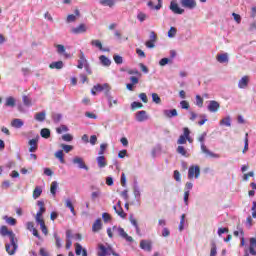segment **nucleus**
I'll return each instance as SVG.
<instances>
[{
	"label": "nucleus",
	"instance_id": "obj_63",
	"mask_svg": "<svg viewBox=\"0 0 256 256\" xmlns=\"http://www.w3.org/2000/svg\"><path fill=\"white\" fill-rule=\"evenodd\" d=\"M180 106H181V109H189V102H187V100H182L180 102Z\"/></svg>",
	"mask_w": 256,
	"mask_h": 256
},
{
	"label": "nucleus",
	"instance_id": "obj_28",
	"mask_svg": "<svg viewBox=\"0 0 256 256\" xmlns=\"http://www.w3.org/2000/svg\"><path fill=\"white\" fill-rule=\"evenodd\" d=\"M15 105H16V100L13 96H9L6 98L5 107H11L13 109V107H15Z\"/></svg>",
	"mask_w": 256,
	"mask_h": 256
},
{
	"label": "nucleus",
	"instance_id": "obj_27",
	"mask_svg": "<svg viewBox=\"0 0 256 256\" xmlns=\"http://www.w3.org/2000/svg\"><path fill=\"white\" fill-rule=\"evenodd\" d=\"M96 161L100 169H104V167H107V161H105V156H98L96 158Z\"/></svg>",
	"mask_w": 256,
	"mask_h": 256
},
{
	"label": "nucleus",
	"instance_id": "obj_40",
	"mask_svg": "<svg viewBox=\"0 0 256 256\" xmlns=\"http://www.w3.org/2000/svg\"><path fill=\"white\" fill-rule=\"evenodd\" d=\"M4 221H6V223L8 225H11L12 227H14V225H17V219L13 217L4 216Z\"/></svg>",
	"mask_w": 256,
	"mask_h": 256
},
{
	"label": "nucleus",
	"instance_id": "obj_23",
	"mask_svg": "<svg viewBox=\"0 0 256 256\" xmlns=\"http://www.w3.org/2000/svg\"><path fill=\"white\" fill-rule=\"evenodd\" d=\"M99 61L103 67H111V59H109L107 56L101 55L99 57Z\"/></svg>",
	"mask_w": 256,
	"mask_h": 256
},
{
	"label": "nucleus",
	"instance_id": "obj_41",
	"mask_svg": "<svg viewBox=\"0 0 256 256\" xmlns=\"http://www.w3.org/2000/svg\"><path fill=\"white\" fill-rule=\"evenodd\" d=\"M41 193H43V189L37 186L33 191V199H39V197H41Z\"/></svg>",
	"mask_w": 256,
	"mask_h": 256
},
{
	"label": "nucleus",
	"instance_id": "obj_37",
	"mask_svg": "<svg viewBox=\"0 0 256 256\" xmlns=\"http://www.w3.org/2000/svg\"><path fill=\"white\" fill-rule=\"evenodd\" d=\"M53 237L55 239L57 249H61V247H63V244L61 243V237H59V234H57V232L53 233Z\"/></svg>",
	"mask_w": 256,
	"mask_h": 256
},
{
	"label": "nucleus",
	"instance_id": "obj_56",
	"mask_svg": "<svg viewBox=\"0 0 256 256\" xmlns=\"http://www.w3.org/2000/svg\"><path fill=\"white\" fill-rule=\"evenodd\" d=\"M75 21H77V16H75V14H69L67 16V19H66L67 23H75Z\"/></svg>",
	"mask_w": 256,
	"mask_h": 256
},
{
	"label": "nucleus",
	"instance_id": "obj_36",
	"mask_svg": "<svg viewBox=\"0 0 256 256\" xmlns=\"http://www.w3.org/2000/svg\"><path fill=\"white\" fill-rule=\"evenodd\" d=\"M61 119H63V114L55 112L52 113L53 123H61Z\"/></svg>",
	"mask_w": 256,
	"mask_h": 256
},
{
	"label": "nucleus",
	"instance_id": "obj_33",
	"mask_svg": "<svg viewBox=\"0 0 256 256\" xmlns=\"http://www.w3.org/2000/svg\"><path fill=\"white\" fill-rule=\"evenodd\" d=\"M47 211L45 207H40L39 211L36 213L35 221L43 220V214Z\"/></svg>",
	"mask_w": 256,
	"mask_h": 256
},
{
	"label": "nucleus",
	"instance_id": "obj_60",
	"mask_svg": "<svg viewBox=\"0 0 256 256\" xmlns=\"http://www.w3.org/2000/svg\"><path fill=\"white\" fill-rule=\"evenodd\" d=\"M169 61H171L169 58H162L159 61V66L165 67V65H169Z\"/></svg>",
	"mask_w": 256,
	"mask_h": 256
},
{
	"label": "nucleus",
	"instance_id": "obj_31",
	"mask_svg": "<svg viewBox=\"0 0 256 256\" xmlns=\"http://www.w3.org/2000/svg\"><path fill=\"white\" fill-rule=\"evenodd\" d=\"M37 225H40V229L44 235H47L49 233V230L47 229V226L45 225V220H39L36 221Z\"/></svg>",
	"mask_w": 256,
	"mask_h": 256
},
{
	"label": "nucleus",
	"instance_id": "obj_29",
	"mask_svg": "<svg viewBox=\"0 0 256 256\" xmlns=\"http://www.w3.org/2000/svg\"><path fill=\"white\" fill-rule=\"evenodd\" d=\"M11 125L15 128V129H21V127H23L24 122L23 120L19 119V118H15L12 120Z\"/></svg>",
	"mask_w": 256,
	"mask_h": 256
},
{
	"label": "nucleus",
	"instance_id": "obj_50",
	"mask_svg": "<svg viewBox=\"0 0 256 256\" xmlns=\"http://www.w3.org/2000/svg\"><path fill=\"white\" fill-rule=\"evenodd\" d=\"M91 45L97 47V49H99L100 51L101 49H103V44L101 43V40H92Z\"/></svg>",
	"mask_w": 256,
	"mask_h": 256
},
{
	"label": "nucleus",
	"instance_id": "obj_55",
	"mask_svg": "<svg viewBox=\"0 0 256 256\" xmlns=\"http://www.w3.org/2000/svg\"><path fill=\"white\" fill-rule=\"evenodd\" d=\"M115 213H117V215H119V217H121L122 219H125V217H127V214L125 213V211H123V207H119L118 210L115 211Z\"/></svg>",
	"mask_w": 256,
	"mask_h": 256
},
{
	"label": "nucleus",
	"instance_id": "obj_57",
	"mask_svg": "<svg viewBox=\"0 0 256 256\" xmlns=\"http://www.w3.org/2000/svg\"><path fill=\"white\" fill-rule=\"evenodd\" d=\"M75 247H76V249H75L76 255H78V256L81 255V253H83V246H81V244H79V243H76Z\"/></svg>",
	"mask_w": 256,
	"mask_h": 256
},
{
	"label": "nucleus",
	"instance_id": "obj_32",
	"mask_svg": "<svg viewBox=\"0 0 256 256\" xmlns=\"http://www.w3.org/2000/svg\"><path fill=\"white\" fill-rule=\"evenodd\" d=\"M186 219H187V215L182 214L181 217H180V224L178 226V231H180V233L182 231H184V229H185V221H186Z\"/></svg>",
	"mask_w": 256,
	"mask_h": 256
},
{
	"label": "nucleus",
	"instance_id": "obj_13",
	"mask_svg": "<svg viewBox=\"0 0 256 256\" xmlns=\"http://www.w3.org/2000/svg\"><path fill=\"white\" fill-rule=\"evenodd\" d=\"M135 119L136 121H138V123H143V121H147V119H149V116L147 115V111L140 110L136 112Z\"/></svg>",
	"mask_w": 256,
	"mask_h": 256
},
{
	"label": "nucleus",
	"instance_id": "obj_14",
	"mask_svg": "<svg viewBox=\"0 0 256 256\" xmlns=\"http://www.w3.org/2000/svg\"><path fill=\"white\" fill-rule=\"evenodd\" d=\"M38 143H39V140L37 138L30 139L28 141L29 153H36L37 152V149H39Z\"/></svg>",
	"mask_w": 256,
	"mask_h": 256
},
{
	"label": "nucleus",
	"instance_id": "obj_30",
	"mask_svg": "<svg viewBox=\"0 0 256 256\" xmlns=\"http://www.w3.org/2000/svg\"><path fill=\"white\" fill-rule=\"evenodd\" d=\"M57 189H59V183L57 181H53L50 186V193L53 197L57 195Z\"/></svg>",
	"mask_w": 256,
	"mask_h": 256
},
{
	"label": "nucleus",
	"instance_id": "obj_64",
	"mask_svg": "<svg viewBox=\"0 0 256 256\" xmlns=\"http://www.w3.org/2000/svg\"><path fill=\"white\" fill-rule=\"evenodd\" d=\"M251 248L256 249V238H250V246Z\"/></svg>",
	"mask_w": 256,
	"mask_h": 256
},
{
	"label": "nucleus",
	"instance_id": "obj_22",
	"mask_svg": "<svg viewBox=\"0 0 256 256\" xmlns=\"http://www.w3.org/2000/svg\"><path fill=\"white\" fill-rule=\"evenodd\" d=\"M46 117H47V112H45V110L38 112L34 115V119L36 121H39V123H43V121H45Z\"/></svg>",
	"mask_w": 256,
	"mask_h": 256
},
{
	"label": "nucleus",
	"instance_id": "obj_52",
	"mask_svg": "<svg viewBox=\"0 0 256 256\" xmlns=\"http://www.w3.org/2000/svg\"><path fill=\"white\" fill-rule=\"evenodd\" d=\"M159 151H161V145H157L156 147H154L151 151V155L153 157V159H155L157 157V153H159Z\"/></svg>",
	"mask_w": 256,
	"mask_h": 256
},
{
	"label": "nucleus",
	"instance_id": "obj_34",
	"mask_svg": "<svg viewBox=\"0 0 256 256\" xmlns=\"http://www.w3.org/2000/svg\"><path fill=\"white\" fill-rule=\"evenodd\" d=\"M40 135L43 139H49V137H51V130L49 128H42Z\"/></svg>",
	"mask_w": 256,
	"mask_h": 256
},
{
	"label": "nucleus",
	"instance_id": "obj_5",
	"mask_svg": "<svg viewBox=\"0 0 256 256\" xmlns=\"http://www.w3.org/2000/svg\"><path fill=\"white\" fill-rule=\"evenodd\" d=\"M94 89L95 91H97V93H101L102 91H104L105 97H110L111 86H109V84L107 83L97 84V85H94Z\"/></svg>",
	"mask_w": 256,
	"mask_h": 256
},
{
	"label": "nucleus",
	"instance_id": "obj_17",
	"mask_svg": "<svg viewBox=\"0 0 256 256\" xmlns=\"http://www.w3.org/2000/svg\"><path fill=\"white\" fill-rule=\"evenodd\" d=\"M249 86V76L242 77L238 82L239 89H247Z\"/></svg>",
	"mask_w": 256,
	"mask_h": 256
},
{
	"label": "nucleus",
	"instance_id": "obj_59",
	"mask_svg": "<svg viewBox=\"0 0 256 256\" xmlns=\"http://www.w3.org/2000/svg\"><path fill=\"white\" fill-rule=\"evenodd\" d=\"M102 219H103L104 223H109V221H111V214L104 212L102 214Z\"/></svg>",
	"mask_w": 256,
	"mask_h": 256
},
{
	"label": "nucleus",
	"instance_id": "obj_4",
	"mask_svg": "<svg viewBox=\"0 0 256 256\" xmlns=\"http://www.w3.org/2000/svg\"><path fill=\"white\" fill-rule=\"evenodd\" d=\"M201 177V167L199 165H191L188 169V179H199Z\"/></svg>",
	"mask_w": 256,
	"mask_h": 256
},
{
	"label": "nucleus",
	"instance_id": "obj_20",
	"mask_svg": "<svg viewBox=\"0 0 256 256\" xmlns=\"http://www.w3.org/2000/svg\"><path fill=\"white\" fill-rule=\"evenodd\" d=\"M163 114L165 117H168V119H173V117H177L178 115L177 109H166L163 111Z\"/></svg>",
	"mask_w": 256,
	"mask_h": 256
},
{
	"label": "nucleus",
	"instance_id": "obj_47",
	"mask_svg": "<svg viewBox=\"0 0 256 256\" xmlns=\"http://www.w3.org/2000/svg\"><path fill=\"white\" fill-rule=\"evenodd\" d=\"M143 103L134 101L131 103V109L132 111H135V109H142Z\"/></svg>",
	"mask_w": 256,
	"mask_h": 256
},
{
	"label": "nucleus",
	"instance_id": "obj_15",
	"mask_svg": "<svg viewBox=\"0 0 256 256\" xmlns=\"http://www.w3.org/2000/svg\"><path fill=\"white\" fill-rule=\"evenodd\" d=\"M88 64L89 62L87 61V58H85V53H83V51L80 50L77 68L83 69V67Z\"/></svg>",
	"mask_w": 256,
	"mask_h": 256
},
{
	"label": "nucleus",
	"instance_id": "obj_42",
	"mask_svg": "<svg viewBox=\"0 0 256 256\" xmlns=\"http://www.w3.org/2000/svg\"><path fill=\"white\" fill-rule=\"evenodd\" d=\"M67 131H69V127H67V125L62 124L60 127L56 128V133H58V135H61L62 133H67Z\"/></svg>",
	"mask_w": 256,
	"mask_h": 256
},
{
	"label": "nucleus",
	"instance_id": "obj_61",
	"mask_svg": "<svg viewBox=\"0 0 256 256\" xmlns=\"http://www.w3.org/2000/svg\"><path fill=\"white\" fill-rule=\"evenodd\" d=\"M196 105L197 107H203V97L201 95H196Z\"/></svg>",
	"mask_w": 256,
	"mask_h": 256
},
{
	"label": "nucleus",
	"instance_id": "obj_7",
	"mask_svg": "<svg viewBox=\"0 0 256 256\" xmlns=\"http://www.w3.org/2000/svg\"><path fill=\"white\" fill-rule=\"evenodd\" d=\"M180 5L184 9H188L189 11H193L197 7L196 0H180Z\"/></svg>",
	"mask_w": 256,
	"mask_h": 256
},
{
	"label": "nucleus",
	"instance_id": "obj_51",
	"mask_svg": "<svg viewBox=\"0 0 256 256\" xmlns=\"http://www.w3.org/2000/svg\"><path fill=\"white\" fill-rule=\"evenodd\" d=\"M108 144L107 143H103L100 145V150L98 152V155L103 156L105 155V151L107 150Z\"/></svg>",
	"mask_w": 256,
	"mask_h": 256
},
{
	"label": "nucleus",
	"instance_id": "obj_38",
	"mask_svg": "<svg viewBox=\"0 0 256 256\" xmlns=\"http://www.w3.org/2000/svg\"><path fill=\"white\" fill-rule=\"evenodd\" d=\"M220 125L225 127H231V116H226L222 120H220Z\"/></svg>",
	"mask_w": 256,
	"mask_h": 256
},
{
	"label": "nucleus",
	"instance_id": "obj_35",
	"mask_svg": "<svg viewBox=\"0 0 256 256\" xmlns=\"http://www.w3.org/2000/svg\"><path fill=\"white\" fill-rule=\"evenodd\" d=\"M65 205L68 209H70L72 215H77V212H75V207L73 206V202H71V199H66Z\"/></svg>",
	"mask_w": 256,
	"mask_h": 256
},
{
	"label": "nucleus",
	"instance_id": "obj_48",
	"mask_svg": "<svg viewBox=\"0 0 256 256\" xmlns=\"http://www.w3.org/2000/svg\"><path fill=\"white\" fill-rule=\"evenodd\" d=\"M152 101L156 103V105H161V97H159V94L152 93Z\"/></svg>",
	"mask_w": 256,
	"mask_h": 256
},
{
	"label": "nucleus",
	"instance_id": "obj_58",
	"mask_svg": "<svg viewBox=\"0 0 256 256\" xmlns=\"http://www.w3.org/2000/svg\"><path fill=\"white\" fill-rule=\"evenodd\" d=\"M173 178H174L175 181H177L178 183H181V173L179 172V170H175V171H174Z\"/></svg>",
	"mask_w": 256,
	"mask_h": 256
},
{
	"label": "nucleus",
	"instance_id": "obj_62",
	"mask_svg": "<svg viewBox=\"0 0 256 256\" xmlns=\"http://www.w3.org/2000/svg\"><path fill=\"white\" fill-rule=\"evenodd\" d=\"M187 143V137L180 135L179 139L177 140L178 145H185Z\"/></svg>",
	"mask_w": 256,
	"mask_h": 256
},
{
	"label": "nucleus",
	"instance_id": "obj_45",
	"mask_svg": "<svg viewBox=\"0 0 256 256\" xmlns=\"http://www.w3.org/2000/svg\"><path fill=\"white\" fill-rule=\"evenodd\" d=\"M113 60L116 63V65H123V57L122 56H120L118 54H114Z\"/></svg>",
	"mask_w": 256,
	"mask_h": 256
},
{
	"label": "nucleus",
	"instance_id": "obj_2",
	"mask_svg": "<svg viewBox=\"0 0 256 256\" xmlns=\"http://www.w3.org/2000/svg\"><path fill=\"white\" fill-rule=\"evenodd\" d=\"M207 137V132L202 133V135L198 138V141L201 143L200 149L201 153L205 155V157H211L212 159H219L221 157L219 154L212 152L205 145V138Z\"/></svg>",
	"mask_w": 256,
	"mask_h": 256
},
{
	"label": "nucleus",
	"instance_id": "obj_8",
	"mask_svg": "<svg viewBox=\"0 0 256 256\" xmlns=\"http://www.w3.org/2000/svg\"><path fill=\"white\" fill-rule=\"evenodd\" d=\"M73 165H77L78 169H84V171H89V166L85 165L83 158L76 156L72 159Z\"/></svg>",
	"mask_w": 256,
	"mask_h": 256
},
{
	"label": "nucleus",
	"instance_id": "obj_12",
	"mask_svg": "<svg viewBox=\"0 0 256 256\" xmlns=\"http://www.w3.org/2000/svg\"><path fill=\"white\" fill-rule=\"evenodd\" d=\"M133 194L137 203H141V189L139 188L137 180H135L133 184Z\"/></svg>",
	"mask_w": 256,
	"mask_h": 256
},
{
	"label": "nucleus",
	"instance_id": "obj_19",
	"mask_svg": "<svg viewBox=\"0 0 256 256\" xmlns=\"http://www.w3.org/2000/svg\"><path fill=\"white\" fill-rule=\"evenodd\" d=\"M216 60L218 61V63H229V54L228 53L217 54Z\"/></svg>",
	"mask_w": 256,
	"mask_h": 256
},
{
	"label": "nucleus",
	"instance_id": "obj_39",
	"mask_svg": "<svg viewBox=\"0 0 256 256\" xmlns=\"http://www.w3.org/2000/svg\"><path fill=\"white\" fill-rule=\"evenodd\" d=\"M100 5H103V7H114L115 0H100Z\"/></svg>",
	"mask_w": 256,
	"mask_h": 256
},
{
	"label": "nucleus",
	"instance_id": "obj_11",
	"mask_svg": "<svg viewBox=\"0 0 256 256\" xmlns=\"http://www.w3.org/2000/svg\"><path fill=\"white\" fill-rule=\"evenodd\" d=\"M221 108V104L215 100H210L207 106V109L210 113H217Z\"/></svg>",
	"mask_w": 256,
	"mask_h": 256
},
{
	"label": "nucleus",
	"instance_id": "obj_53",
	"mask_svg": "<svg viewBox=\"0 0 256 256\" xmlns=\"http://www.w3.org/2000/svg\"><path fill=\"white\" fill-rule=\"evenodd\" d=\"M177 35V28L171 27L170 30L168 31V37L169 39H173Z\"/></svg>",
	"mask_w": 256,
	"mask_h": 256
},
{
	"label": "nucleus",
	"instance_id": "obj_44",
	"mask_svg": "<svg viewBox=\"0 0 256 256\" xmlns=\"http://www.w3.org/2000/svg\"><path fill=\"white\" fill-rule=\"evenodd\" d=\"M210 256H217V244L215 241L211 242Z\"/></svg>",
	"mask_w": 256,
	"mask_h": 256
},
{
	"label": "nucleus",
	"instance_id": "obj_9",
	"mask_svg": "<svg viewBox=\"0 0 256 256\" xmlns=\"http://www.w3.org/2000/svg\"><path fill=\"white\" fill-rule=\"evenodd\" d=\"M98 249H99L98 250V256H110L113 247H111V246L107 247L103 244H99Z\"/></svg>",
	"mask_w": 256,
	"mask_h": 256
},
{
	"label": "nucleus",
	"instance_id": "obj_16",
	"mask_svg": "<svg viewBox=\"0 0 256 256\" xmlns=\"http://www.w3.org/2000/svg\"><path fill=\"white\" fill-rule=\"evenodd\" d=\"M73 35H81V33H87V26L85 24H80L78 27H74L71 30Z\"/></svg>",
	"mask_w": 256,
	"mask_h": 256
},
{
	"label": "nucleus",
	"instance_id": "obj_26",
	"mask_svg": "<svg viewBox=\"0 0 256 256\" xmlns=\"http://www.w3.org/2000/svg\"><path fill=\"white\" fill-rule=\"evenodd\" d=\"M54 157L60 161L64 165L65 163V153L63 150H58L55 152Z\"/></svg>",
	"mask_w": 256,
	"mask_h": 256
},
{
	"label": "nucleus",
	"instance_id": "obj_43",
	"mask_svg": "<svg viewBox=\"0 0 256 256\" xmlns=\"http://www.w3.org/2000/svg\"><path fill=\"white\" fill-rule=\"evenodd\" d=\"M176 151L179 153V155H182V157H189L187 149H185L183 146H178Z\"/></svg>",
	"mask_w": 256,
	"mask_h": 256
},
{
	"label": "nucleus",
	"instance_id": "obj_25",
	"mask_svg": "<svg viewBox=\"0 0 256 256\" xmlns=\"http://www.w3.org/2000/svg\"><path fill=\"white\" fill-rule=\"evenodd\" d=\"M63 67H65V64L63 63V61H56V62H52L49 64L50 69L61 70V69H63Z\"/></svg>",
	"mask_w": 256,
	"mask_h": 256
},
{
	"label": "nucleus",
	"instance_id": "obj_1",
	"mask_svg": "<svg viewBox=\"0 0 256 256\" xmlns=\"http://www.w3.org/2000/svg\"><path fill=\"white\" fill-rule=\"evenodd\" d=\"M0 235L2 237H9L10 243L5 244L6 253H8V255H15V253H17V249H19V244H17L19 243V240H17L13 231L9 230L7 226H1Z\"/></svg>",
	"mask_w": 256,
	"mask_h": 256
},
{
	"label": "nucleus",
	"instance_id": "obj_18",
	"mask_svg": "<svg viewBox=\"0 0 256 256\" xmlns=\"http://www.w3.org/2000/svg\"><path fill=\"white\" fill-rule=\"evenodd\" d=\"M140 249H143V251L150 252L151 249H153V246L151 245V242L149 240H141Z\"/></svg>",
	"mask_w": 256,
	"mask_h": 256
},
{
	"label": "nucleus",
	"instance_id": "obj_3",
	"mask_svg": "<svg viewBox=\"0 0 256 256\" xmlns=\"http://www.w3.org/2000/svg\"><path fill=\"white\" fill-rule=\"evenodd\" d=\"M112 231L114 233H117V235H119V237H121L122 239H125L127 243H133V237L129 236V234H127V232H125V229H123L122 227L113 226Z\"/></svg>",
	"mask_w": 256,
	"mask_h": 256
},
{
	"label": "nucleus",
	"instance_id": "obj_46",
	"mask_svg": "<svg viewBox=\"0 0 256 256\" xmlns=\"http://www.w3.org/2000/svg\"><path fill=\"white\" fill-rule=\"evenodd\" d=\"M137 19L140 23H143L147 19V14L143 13L142 11H138Z\"/></svg>",
	"mask_w": 256,
	"mask_h": 256
},
{
	"label": "nucleus",
	"instance_id": "obj_10",
	"mask_svg": "<svg viewBox=\"0 0 256 256\" xmlns=\"http://www.w3.org/2000/svg\"><path fill=\"white\" fill-rule=\"evenodd\" d=\"M193 189V183L192 182H187L184 187V203L185 205H189V195L190 191Z\"/></svg>",
	"mask_w": 256,
	"mask_h": 256
},
{
	"label": "nucleus",
	"instance_id": "obj_54",
	"mask_svg": "<svg viewBox=\"0 0 256 256\" xmlns=\"http://www.w3.org/2000/svg\"><path fill=\"white\" fill-rule=\"evenodd\" d=\"M62 141H66V143H71V141H73V135L71 134L62 135Z\"/></svg>",
	"mask_w": 256,
	"mask_h": 256
},
{
	"label": "nucleus",
	"instance_id": "obj_21",
	"mask_svg": "<svg viewBox=\"0 0 256 256\" xmlns=\"http://www.w3.org/2000/svg\"><path fill=\"white\" fill-rule=\"evenodd\" d=\"M103 227V223L101 222V219L98 218L92 225V231L93 233H97L98 231H101Z\"/></svg>",
	"mask_w": 256,
	"mask_h": 256
},
{
	"label": "nucleus",
	"instance_id": "obj_6",
	"mask_svg": "<svg viewBox=\"0 0 256 256\" xmlns=\"http://www.w3.org/2000/svg\"><path fill=\"white\" fill-rule=\"evenodd\" d=\"M169 9L175 15H183V13H185V9L179 7V4L177 3V0H172L170 2Z\"/></svg>",
	"mask_w": 256,
	"mask_h": 256
},
{
	"label": "nucleus",
	"instance_id": "obj_24",
	"mask_svg": "<svg viewBox=\"0 0 256 256\" xmlns=\"http://www.w3.org/2000/svg\"><path fill=\"white\" fill-rule=\"evenodd\" d=\"M22 103L24 105V107H27L28 109L30 107H33V101L31 100V98L27 95H23L22 96Z\"/></svg>",
	"mask_w": 256,
	"mask_h": 256
},
{
	"label": "nucleus",
	"instance_id": "obj_49",
	"mask_svg": "<svg viewBox=\"0 0 256 256\" xmlns=\"http://www.w3.org/2000/svg\"><path fill=\"white\" fill-rule=\"evenodd\" d=\"M60 147L65 151L66 153H71L73 151L74 147L72 145L67 144H61Z\"/></svg>",
	"mask_w": 256,
	"mask_h": 256
}]
</instances>
